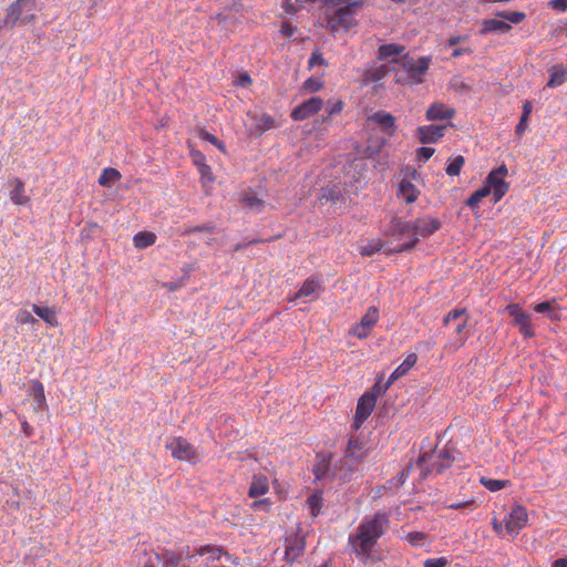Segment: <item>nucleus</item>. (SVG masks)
Instances as JSON below:
<instances>
[{
    "label": "nucleus",
    "instance_id": "423d86ee",
    "mask_svg": "<svg viewBox=\"0 0 567 567\" xmlns=\"http://www.w3.org/2000/svg\"><path fill=\"white\" fill-rule=\"evenodd\" d=\"M37 0H16L7 8V17L13 25H24L35 21Z\"/></svg>",
    "mask_w": 567,
    "mask_h": 567
},
{
    "label": "nucleus",
    "instance_id": "a211bd4d",
    "mask_svg": "<svg viewBox=\"0 0 567 567\" xmlns=\"http://www.w3.org/2000/svg\"><path fill=\"white\" fill-rule=\"evenodd\" d=\"M368 121L375 123L388 136H393L396 132L395 118L385 111L373 113Z\"/></svg>",
    "mask_w": 567,
    "mask_h": 567
},
{
    "label": "nucleus",
    "instance_id": "9d476101",
    "mask_svg": "<svg viewBox=\"0 0 567 567\" xmlns=\"http://www.w3.org/2000/svg\"><path fill=\"white\" fill-rule=\"evenodd\" d=\"M193 555H196V567H220L217 563L221 557L229 558V555L223 548L209 545L199 547Z\"/></svg>",
    "mask_w": 567,
    "mask_h": 567
},
{
    "label": "nucleus",
    "instance_id": "f3484780",
    "mask_svg": "<svg viewBox=\"0 0 567 567\" xmlns=\"http://www.w3.org/2000/svg\"><path fill=\"white\" fill-rule=\"evenodd\" d=\"M305 538L300 535H290L286 538L285 558L288 563H293L303 554Z\"/></svg>",
    "mask_w": 567,
    "mask_h": 567
},
{
    "label": "nucleus",
    "instance_id": "6e6d98bb",
    "mask_svg": "<svg viewBox=\"0 0 567 567\" xmlns=\"http://www.w3.org/2000/svg\"><path fill=\"white\" fill-rule=\"evenodd\" d=\"M316 65H327V61L324 60L323 55L318 51L312 52L309 59V66L313 68Z\"/></svg>",
    "mask_w": 567,
    "mask_h": 567
},
{
    "label": "nucleus",
    "instance_id": "c03bdc74",
    "mask_svg": "<svg viewBox=\"0 0 567 567\" xmlns=\"http://www.w3.org/2000/svg\"><path fill=\"white\" fill-rule=\"evenodd\" d=\"M198 172L200 174L202 183L205 187L214 182V174L212 172L210 166H208L207 164H200Z\"/></svg>",
    "mask_w": 567,
    "mask_h": 567
},
{
    "label": "nucleus",
    "instance_id": "ea45409f",
    "mask_svg": "<svg viewBox=\"0 0 567 567\" xmlns=\"http://www.w3.org/2000/svg\"><path fill=\"white\" fill-rule=\"evenodd\" d=\"M487 195H489V189H487V187H481L480 189H477L476 192H474L466 200V205L468 207H476L480 202L486 197Z\"/></svg>",
    "mask_w": 567,
    "mask_h": 567
},
{
    "label": "nucleus",
    "instance_id": "b1692460",
    "mask_svg": "<svg viewBox=\"0 0 567 567\" xmlns=\"http://www.w3.org/2000/svg\"><path fill=\"white\" fill-rule=\"evenodd\" d=\"M512 30V25L503 20L497 19H485L482 21V29L480 34L485 35L492 32L507 33Z\"/></svg>",
    "mask_w": 567,
    "mask_h": 567
},
{
    "label": "nucleus",
    "instance_id": "0e129e2a",
    "mask_svg": "<svg viewBox=\"0 0 567 567\" xmlns=\"http://www.w3.org/2000/svg\"><path fill=\"white\" fill-rule=\"evenodd\" d=\"M264 241H265L264 239H251V240H248L247 243H238L234 246V251H239L250 245H255V244L264 243Z\"/></svg>",
    "mask_w": 567,
    "mask_h": 567
},
{
    "label": "nucleus",
    "instance_id": "864d4df0",
    "mask_svg": "<svg viewBox=\"0 0 567 567\" xmlns=\"http://www.w3.org/2000/svg\"><path fill=\"white\" fill-rule=\"evenodd\" d=\"M434 148L432 147H425V146H422V147H419L416 153H417V159L420 162H423L425 163L426 161H429L432 155L434 154Z\"/></svg>",
    "mask_w": 567,
    "mask_h": 567
},
{
    "label": "nucleus",
    "instance_id": "1a4fd4ad",
    "mask_svg": "<svg viewBox=\"0 0 567 567\" xmlns=\"http://www.w3.org/2000/svg\"><path fill=\"white\" fill-rule=\"evenodd\" d=\"M507 175L506 165H501L496 169H493L486 177L484 187L489 189V194L493 195V202L497 203L508 190V184L504 181V176Z\"/></svg>",
    "mask_w": 567,
    "mask_h": 567
},
{
    "label": "nucleus",
    "instance_id": "680f3d73",
    "mask_svg": "<svg viewBox=\"0 0 567 567\" xmlns=\"http://www.w3.org/2000/svg\"><path fill=\"white\" fill-rule=\"evenodd\" d=\"M296 28L288 21L282 22L280 32L286 37H292Z\"/></svg>",
    "mask_w": 567,
    "mask_h": 567
},
{
    "label": "nucleus",
    "instance_id": "e433bc0d",
    "mask_svg": "<svg viewBox=\"0 0 567 567\" xmlns=\"http://www.w3.org/2000/svg\"><path fill=\"white\" fill-rule=\"evenodd\" d=\"M464 157L461 155L450 158L447 166L445 168L446 174L450 176H458L464 165Z\"/></svg>",
    "mask_w": 567,
    "mask_h": 567
},
{
    "label": "nucleus",
    "instance_id": "49530a36",
    "mask_svg": "<svg viewBox=\"0 0 567 567\" xmlns=\"http://www.w3.org/2000/svg\"><path fill=\"white\" fill-rule=\"evenodd\" d=\"M425 538L426 534L422 532H410L405 536V540L414 547L421 546Z\"/></svg>",
    "mask_w": 567,
    "mask_h": 567
},
{
    "label": "nucleus",
    "instance_id": "2eb2a0df",
    "mask_svg": "<svg viewBox=\"0 0 567 567\" xmlns=\"http://www.w3.org/2000/svg\"><path fill=\"white\" fill-rule=\"evenodd\" d=\"M377 403L375 393H364L358 401L354 416V427L359 429L371 415Z\"/></svg>",
    "mask_w": 567,
    "mask_h": 567
},
{
    "label": "nucleus",
    "instance_id": "052dcab7",
    "mask_svg": "<svg viewBox=\"0 0 567 567\" xmlns=\"http://www.w3.org/2000/svg\"><path fill=\"white\" fill-rule=\"evenodd\" d=\"M528 120H529V117H527V116H523V115L520 116L519 122L515 128V133L518 136H522L526 132L527 126H528Z\"/></svg>",
    "mask_w": 567,
    "mask_h": 567
},
{
    "label": "nucleus",
    "instance_id": "5701e85b",
    "mask_svg": "<svg viewBox=\"0 0 567 567\" xmlns=\"http://www.w3.org/2000/svg\"><path fill=\"white\" fill-rule=\"evenodd\" d=\"M396 195L406 204H412L417 199L420 190L411 181L403 178L399 184Z\"/></svg>",
    "mask_w": 567,
    "mask_h": 567
},
{
    "label": "nucleus",
    "instance_id": "0eeeda50",
    "mask_svg": "<svg viewBox=\"0 0 567 567\" xmlns=\"http://www.w3.org/2000/svg\"><path fill=\"white\" fill-rule=\"evenodd\" d=\"M166 449L169 450L172 456L178 461H185L190 464L199 462V453L197 449L184 437L178 436L172 439L166 444Z\"/></svg>",
    "mask_w": 567,
    "mask_h": 567
},
{
    "label": "nucleus",
    "instance_id": "c756f323",
    "mask_svg": "<svg viewBox=\"0 0 567 567\" xmlns=\"http://www.w3.org/2000/svg\"><path fill=\"white\" fill-rule=\"evenodd\" d=\"M33 312L51 327H58L56 313L52 308L32 305Z\"/></svg>",
    "mask_w": 567,
    "mask_h": 567
},
{
    "label": "nucleus",
    "instance_id": "774afa93",
    "mask_svg": "<svg viewBox=\"0 0 567 567\" xmlns=\"http://www.w3.org/2000/svg\"><path fill=\"white\" fill-rule=\"evenodd\" d=\"M553 567H567V558H558L553 563Z\"/></svg>",
    "mask_w": 567,
    "mask_h": 567
},
{
    "label": "nucleus",
    "instance_id": "5fc2aeb1",
    "mask_svg": "<svg viewBox=\"0 0 567 567\" xmlns=\"http://www.w3.org/2000/svg\"><path fill=\"white\" fill-rule=\"evenodd\" d=\"M196 231H206V233L213 234L215 231V226L212 224H205V225H200V226L190 227V228L185 229L183 235H188L190 233H196Z\"/></svg>",
    "mask_w": 567,
    "mask_h": 567
},
{
    "label": "nucleus",
    "instance_id": "58836bf2",
    "mask_svg": "<svg viewBox=\"0 0 567 567\" xmlns=\"http://www.w3.org/2000/svg\"><path fill=\"white\" fill-rule=\"evenodd\" d=\"M307 505L310 509V514L312 516H317L320 512V508L322 506V497L319 493H313L310 495L307 499Z\"/></svg>",
    "mask_w": 567,
    "mask_h": 567
},
{
    "label": "nucleus",
    "instance_id": "20e7f679",
    "mask_svg": "<svg viewBox=\"0 0 567 567\" xmlns=\"http://www.w3.org/2000/svg\"><path fill=\"white\" fill-rule=\"evenodd\" d=\"M442 224L440 219L431 216H424L414 220V234H412V239L398 245L394 249L390 250V252H403L412 249L417 243V235L423 238L432 236L435 231L441 228Z\"/></svg>",
    "mask_w": 567,
    "mask_h": 567
},
{
    "label": "nucleus",
    "instance_id": "4be33fe9",
    "mask_svg": "<svg viewBox=\"0 0 567 567\" xmlns=\"http://www.w3.org/2000/svg\"><path fill=\"white\" fill-rule=\"evenodd\" d=\"M404 50L405 48L401 44H383L378 50V59L390 62H399L400 56H403L402 53L404 52Z\"/></svg>",
    "mask_w": 567,
    "mask_h": 567
},
{
    "label": "nucleus",
    "instance_id": "cd10ccee",
    "mask_svg": "<svg viewBox=\"0 0 567 567\" xmlns=\"http://www.w3.org/2000/svg\"><path fill=\"white\" fill-rule=\"evenodd\" d=\"M10 199L16 205H25L30 197L25 195L24 183L20 178H14L13 188L10 190Z\"/></svg>",
    "mask_w": 567,
    "mask_h": 567
},
{
    "label": "nucleus",
    "instance_id": "2f4dec72",
    "mask_svg": "<svg viewBox=\"0 0 567 567\" xmlns=\"http://www.w3.org/2000/svg\"><path fill=\"white\" fill-rule=\"evenodd\" d=\"M155 241L156 235L151 231H140L133 238L134 246L138 249L147 248L154 245Z\"/></svg>",
    "mask_w": 567,
    "mask_h": 567
},
{
    "label": "nucleus",
    "instance_id": "39448f33",
    "mask_svg": "<svg viewBox=\"0 0 567 567\" xmlns=\"http://www.w3.org/2000/svg\"><path fill=\"white\" fill-rule=\"evenodd\" d=\"M453 462L454 457L446 449L440 450L437 452L433 451L431 453H423L419 458V463L422 467L424 476L431 474H441L451 467Z\"/></svg>",
    "mask_w": 567,
    "mask_h": 567
},
{
    "label": "nucleus",
    "instance_id": "f704fd0d",
    "mask_svg": "<svg viewBox=\"0 0 567 567\" xmlns=\"http://www.w3.org/2000/svg\"><path fill=\"white\" fill-rule=\"evenodd\" d=\"M388 73L385 65H375L364 71L363 80L367 83L378 82L382 80Z\"/></svg>",
    "mask_w": 567,
    "mask_h": 567
},
{
    "label": "nucleus",
    "instance_id": "e2e57ef3",
    "mask_svg": "<svg viewBox=\"0 0 567 567\" xmlns=\"http://www.w3.org/2000/svg\"><path fill=\"white\" fill-rule=\"evenodd\" d=\"M20 421H21L22 432L24 433V435L27 437H31L33 435V427L28 423L25 417H22V419L20 417Z\"/></svg>",
    "mask_w": 567,
    "mask_h": 567
},
{
    "label": "nucleus",
    "instance_id": "4d7b16f0",
    "mask_svg": "<svg viewBox=\"0 0 567 567\" xmlns=\"http://www.w3.org/2000/svg\"><path fill=\"white\" fill-rule=\"evenodd\" d=\"M449 564L446 557L431 558L424 561V567H445Z\"/></svg>",
    "mask_w": 567,
    "mask_h": 567
},
{
    "label": "nucleus",
    "instance_id": "f03ea898",
    "mask_svg": "<svg viewBox=\"0 0 567 567\" xmlns=\"http://www.w3.org/2000/svg\"><path fill=\"white\" fill-rule=\"evenodd\" d=\"M326 6L327 28L332 32L348 31L357 24L355 16L362 8L361 0H322Z\"/></svg>",
    "mask_w": 567,
    "mask_h": 567
},
{
    "label": "nucleus",
    "instance_id": "7ed1b4c3",
    "mask_svg": "<svg viewBox=\"0 0 567 567\" xmlns=\"http://www.w3.org/2000/svg\"><path fill=\"white\" fill-rule=\"evenodd\" d=\"M430 66L429 58H420L417 60L410 58L408 54L402 56V72L398 74V82L410 85L423 82L424 75Z\"/></svg>",
    "mask_w": 567,
    "mask_h": 567
},
{
    "label": "nucleus",
    "instance_id": "c9c22d12",
    "mask_svg": "<svg viewBox=\"0 0 567 567\" xmlns=\"http://www.w3.org/2000/svg\"><path fill=\"white\" fill-rule=\"evenodd\" d=\"M121 174L115 168H104L102 174L99 177V184L104 187L111 186L112 183L120 179Z\"/></svg>",
    "mask_w": 567,
    "mask_h": 567
},
{
    "label": "nucleus",
    "instance_id": "393cba45",
    "mask_svg": "<svg viewBox=\"0 0 567 567\" xmlns=\"http://www.w3.org/2000/svg\"><path fill=\"white\" fill-rule=\"evenodd\" d=\"M417 355L415 353H409L404 361L391 373L386 381V386H390L398 379L405 375L411 368L416 363Z\"/></svg>",
    "mask_w": 567,
    "mask_h": 567
},
{
    "label": "nucleus",
    "instance_id": "a19ab883",
    "mask_svg": "<svg viewBox=\"0 0 567 567\" xmlns=\"http://www.w3.org/2000/svg\"><path fill=\"white\" fill-rule=\"evenodd\" d=\"M241 203L244 204V206L257 212H259L264 206V202L260 198L250 194H246L245 196H243Z\"/></svg>",
    "mask_w": 567,
    "mask_h": 567
},
{
    "label": "nucleus",
    "instance_id": "c85d7f7f",
    "mask_svg": "<svg viewBox=\"0 0 567 567\" xmlns=\"http://www.w3.org/2000/svg\"><path fill=\"white\" fill-rule=\"evenodd\" d=\"M363 455H364L363 443L358 437H351L349 440L344 456L347 458H352V460L359 462L363 458Z\"/></svg>",
    "mask_w": 567,
    "mask_h": 567
},
{
    "label": "nucleus",
    "instance_id": "412c9836",
    "mask_svg": "<svg viewBox=\"0 0 567 567\" xmlns=\"http://www.w3.org/2000/svg\"><path fill=\"white\" fill-rule=\"evenodd\" d=\"M455 115V110L453 107H449L443 103H433L429 106L426 111V120L427 121H443L451 120Z\"/></svg>",
    "mask_w": 567,
    "mask_h": 567
},
{
    "label": "nucleus",
    "instance_id": "dca6fc26",
    "mask_svg": "<svg viewBox=\"0 0 567 567\" xmlns=\"http://www.w3.org/2000/svg\"><path fill=\"white\" fill-rule=\"evenodd\" d=\"M447 126H452L451 123L445 125H424L416 128V137L422 144L436 143L441 137L444 136Z\"/></svg>",
    "mask_w": 567,
    "mask_h": 567
},
{
    "label": "nucleus",
    "instance_id": "a878e982",
    "mask_svg": "<svg viewBox=\"0 0 567 567\" xmlns=\"http://www.w3.org/2000/svg\"><path fill=\"white\" fill-rule=\"evenodd\" d=\"M393 236H398L401 239L402 236L408 235L409 240L412 239L414 234V221H404L399 218H393L389 230Z\"/></svg>",
    "mask_w": 567,
    "mask_h": 567
},
{
    "label": "nucleus",
    "instance_id": "13d9d810",
    "mask_svg": "<svg viewBox=\"0 0 567 567\" xmlns=\"http://www.w3.org/2000/svg\"><path fill=\"white\" fill-rule=\"evenodd\" d=\"M518 329L524 338H532L535 334L534 328L530 323V319L528 321H526L525 323L519 324Z\"/></svg>",
    "mask_w": 567,
    "mask_h": 567
},
{
    "label": "nucleus",
    "instance_id": "ddd939ff",
    "mask_svg": "<svg viewBox=\"0 0 567 567\" xmlns=\"http://www.w3.org/2000/svg\"><path fill=\"white\" fill-rule=\"evenodd\" d=\"M379 320V309L371 306L367 309V312L362 316L360 322L351 328V333L359 339H365L371 329L377 324Z\"/></svg>",
    "mask_w": 567,
    "mask_h": 567
},
{
    "label": "nucleus",
    "instance_id": "473e14b6",
    "mask_svg": "<svg viewBox=\"0 0 567 567\" xmlns=\"http://www.w3.org/2000/svg\"><path fill=\"white\" fill-rule=\"evenodd\" d=\"M567 70L563 65H555L550 70V78L547 82L548 87H556L566 81Z\"/></svg>",
    "mask_w": 567,
    "mask_h": 567
},
{
    "label": "nucleus",
    "instance_id": "09e8293b",
    "mask_svg": "<svg viewBox=\"0 0 567 567\" xmlns=\"http://www.w3.org/2000/svg\"><path fill=\"white\" fill-rule=\"evenodd\" d=\"M343 102L341 100L337 101H328L326 111L328 113V117L337 115L343 110Z\"/></svg>",
    "mask_w": 567,
    "mask_h": 567
},
{
    "label": "nucleus",
    "instance_id": "f8f14e48",
    "mask_svg": "<svg viewBox=\"0 0 567 567\" xmlns=\"http://www.w3.org/2000/svg\"><path fill=\"white\" fill-rule=\"evenodd\" d=\"M528 520L527 511L522 505H515L508 516L505 517V528L508 535L517 536Z\"/></svg>",
    "mask_w": 567,
    "mask_h": 567
},
{
    "label": "nucleus",
    "instance_id": "603ef678",
    "mask_svg": "<svg viewBox=\"0 0 567 567\" xmlns=\"http://www.w3.org/2000/svg\"><path fill=\"white\" fill-rule=\"evenodd\" d=\"M322 86V81L315 78H309L303 82V90L311 93L319 91Z\"/></svg>",
    "mask_w": 567,
    "mask_h": 567
},
{
    "label": "nucleus",
    "instance_id": "f257e3e1",
    "mask_svg": "<svg viewBox=\"0 0 567 567\" xmlns=\"http://www.w3.org/2000/svg\"><path fill=\"white\" fill-rule=\"evenodd\" d=\"M388 526L389 517L385 513L378 512L372 516L364 517L355 532L349 536L350 550L363 563L375 561V546Z\"/></svg>",
    "mask_w": 567,
    "mask_h": 567
},
{
    "label": "nucleus",
    "instance_id": "3c124183",
    "mask_svg": "<svg viewBox=\"0 0 567 567\" xmlns=\"http://www.w3.org/2000/svg\"><path fill=\"white\" fill-rule=\"evenodd\" d=\"M272 503L269 498H262L258 501H254L250 505V508L255 512H269Z\"/></svg>",
    "mask_w": 567,
    "mask_h": 567
},
{
    "label": "nucleus",
    "instance_id": "9b49d317",
    "mask_svg": "<svg viewBox=\"0 0 567 567\" xmlns=\"http://www.w3.org/2000/svg\"><path fill=\"white\" fill-rule=\"evenodd\" d=\"M468 317L465 309L455 308L451 310L443 319V324L449 326L454 323V331L457 334L458 347L463 346L468 338L464 334L467 327Z\"/></svg>",
    "mask_w": 567,
    "mask_h": 567
},
{
    "label": "nucleus",
    "instance_id": "72a5a7b5",
    "mask_svg": "<svg viewBox=\"0 0 567 567\" xmlns=\"http://www.w3.org/2000/svg\"><path fill=\"white\" fill-rule=\"evenodd\" d=\"M275 126V118L269 114H262L261 116L256 117L254 134L261 135L262 133L274 128Z\"/></svg>",
    "mask_w": 567,
    "mask_h": 567
},
{
    "label": "nucleus",
    "instance_id": "aec40b11",
    "mask_svg": "<svg viewBox=\"0 0 567 567\" xmlns=\"http://www.w3.org/2000/svg\"><path fill=\"white\" fill-rule=\"evenodd\" d=\"M29 394L33 399L34 412L44 411L48 408L47 399L44 394V386L38 380H32L29 388Z\"/></svg>",
    "mask_w": 567,
    "mask_h": 567
},
{
    "label": "nucleus",
    "instance_id": "7c9ffc66",
    "mask_svg": "<svg viewBox=\"0 0 567 567\" xmlns=\"http://www.w3.org/2000/svg\"><path fill=\"white\" fill-rule=\"evenodd\" d=\"M507 313L514 319V324L518 327L530 319V315L523 311L520 306L517 303H511L506 306Z\"/></svg>",
    "mask_w": 567,
    "mask_h": 567
},
{
    "label": "nucleus",
    "instance_id": "37998d69",
    "mask_svg": "<svg viewBox=\"0 0 567 567\" xmlns=\"http://www.w3.org/2000/svg\"><path fill=\"white\" fill-rule=\"evenodd\" d=\"M506 483V481L502 480H493L486 477L481 478V484L491 492H497L502 489L503 487H505Z\"/></svg>",
    "mask_w": 567,
    "mask_h": 567
},
{
    "label": "nucleus",
    "instance_id": "4c0bfd02",
    "mask_svg": "<svg viewBox=\"0 0 567 567\" xmlns=\"http://www.w3.org/2000/svg\"><path fill=\"white\" fill-rule=\"evenodd\" d=\"M496 16L514 24L520 23L526 18V14L519 11H501Z\"/></svg>",
    "mask_w": 567,
    "mask_h": 567
},
{
    "label": "nucleus",
    "instance_id": "8fccbe9b",
    "mask_svg": "<svg viewBox=\"0 0 567 567\" xmlns=\"http://www.w3.org/2000/svg\"><path fill=\"white\" fill-rule=\"evenodd\" d=\"M199 137L206 142H209L210 144L215 145L218 150L225 151L224 144L213 134H210L207 131L202 130L199 132Z\"/></svg>",
    "mask_w": 567,
    "mask_h": 567
},
{
    "label": "nucleus",
    "instance_id": "69168bd1",
    "mask_svg": "<svg viewBox=\"0 0 567 567\" xmlns=\"http://www.w3.org/2000/svg\"><path fill=\"white\" fill-rule=\"evenodd\" d=\"M251 83V79L247 73H241L237 79V85L246 87Z\"/></svg>",
    "mask_w": 567,
    "mask_h": 567
},
{
    "label": "nucleus",
    "instance_id": "bf43d9fd",
    "mask_svg": "<svg viewBox=\"0 0 567 567\" xmlns=\"http://www.w3.org/2000/svg\"><path fill=\"white\" fill-rule=\"evenodd\" d=\"M548 7L553 10L564 12L567 10V0H550Z\"/></svg>",
    "mask_w": 567,
    "mask_h": 567
},
{
    "label": "nucleus",
    "instance_id": "338daca9",
    "mask_svg": "<svg viewBox=\"0 0 567 567\" xmlns=\"http://www.w3.org/2000/svg\"><path fill=\"white\" fill-rule=\"evenodd\" d=\"M390 386H386V383L384 385H380L379 383L374 384L372 388V391L370 393H375L377 398L382 395Z\"/></svg>",
    "mask_w": 567,
    "mask_h": 567
},
{
    "label": "nucleus",
    "instance_id": "4468645a",
    "mask_svg": "<svg viewBox=\"0 0 567 567\" xmlns=\"http://www.w3.org/2000/svg\"><path fill=\"white\" fill-rule=\"evenodd\" d=\"M323 106V101L319 96H313L298 106H296L290 116L293 121H303L315 114H317Z\"/></svg>",
    "mask_w": 567,
    "mask_h": 567
},
{
    "label": "nucleus",
    "instance_id": "79ce46f5",
    "mask_svg": "<svg viewBox=\"0 0 567 567\" xmlns=\"http://www.w3.org/2000/svg\"><path fill=\"white\" fill-rule=\"evenodd\" d=\"M16 322L20 326L35 324L38 320L25 309H20L16 315Z\"/></svg>",
    "mask_w": 567,
    "mask_h": 567
},
{
    "label": "nucleus",
    "instance_id": "6e6552de",
    "mask_svg": "<svg viewBox=\"0 0 567 567\" xmlns=\"http://www.w3.org/2000/svg\"><path fill=\"white\" fill-rule=\"evenodd\" d=\"M163 567H186L185 561L197 564L196 555H193L189 546H184L174 550L164 549L156 555Z\"/></svg>",
    "mask_w": 567,
    "mask_h": 567
},
{
    "label": "nucleus",
    "instance_id": "de8ad7c7",
    "mask_svg": "<svg viewBox=\"0 0 567 567\" xmlns=\"http://www.w3.org/2000/svg\"><path fill=\"white\" fill-rule=\"evenodd\" d=\"M534 310L538 313H546L549 318H554L555 312L554 303L551 301H544L535 305Z\"/></svg>",
    "mask_w": 567,
    "mask_h": 567
},
{
    "label": "nucleus",
    "instance_id": "bb28decb",
    "mask_svg": "<svg viewBox=\"0 0 567 567\" xmlns=\"http://www.w3.org/2000/svg\"><path fill=\"white\" fill-rule=\"evenodd\" d=\"M269 489V483L268 478L265 475H254L249 489H248V496L251 498L259 497L261 495H265Z\"/></svg>",
    "mask_w": 567,
    "mask_h": 567
},
{
    "label": "nucleus",
    "instance_id": "6ab92c4d",
    "mask_svg": "<svg viewBox=\"0 0 567 567\" xmlns=\"http://www.w3.org/2000/svg\"><path fill=\"white\" fill-rule=\"evenodd\" d=\"M321 289L320 280L313 277L308 278L301 286V288L289 298V301L293 302L301 298L313 297L318 298L319 290Z\"/></svg>",
    "mask_w": 567,
    "mask_h": 567
},
{
    "label": "nucleus",
    "instance_id": "a18cd8bd",
    "mask_svg": "<svg viewBox=\"0 0 567 567\" xmlns=\"http://www.w3.org/2000/svg\"><path fill=\"white\" fill-rule=\"evenodd\" d=\"M382 249L381 240H371L365 246L361 248L362 256H372L375 252H379Z\"/></svg>",
    "mask_w": 567,
    "mask_h": 567
}]
</instances>
